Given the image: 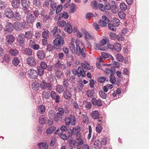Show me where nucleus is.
I'll list each match as a JSON object with an SVG mask.
<instances>
[{
	"label": "nucleus",
	"instance_id": "obj_1",
	"mask_svg": "<svg viewBox=\"0 0 149 149\" xmlns=\"http://www.w3.org/2000/svg\"><path fill=\"white\" fill-rule=\"evenodd\" d=\"M108 27L111 30L115 31L116 30V27L119 25L120 21L116 18H114L111 21H109Z\"/></svg>",
	"mask_w": 149,
	"mask_h": 149
},
{
	"label": "nucleus",
	"instance_id": "obj_2",
	"mask_svg": "<svg viewBox=\"0 0 149 149\" xmlns=\"http://www.w3.org/2000/svg\"><path fill=\"white\" fill-rule=\"evenodd\" d=\"M99 9L101 11L107 13V11L111 9V6L108 2H105L104 4L99 3L98 5Z\"/></svg>",
	"mask_w": 149,
	"mask_h": 149
},
{
	"label": "nucleus",
	"instance_id": "obj_3",
	"mask_svg": "<svg viewBox=\"0 0 149 149\" xmlns=\"http://www.w3.org/2000/svg\"><path fill=\"white\" fill-rule=\"evenodd\" d=\"M21 5L25 10L26 13H28L30 12L28 9L30 5V2L29 0H21Z\"/></svg>",
	"mask_w": 149,
	"mask_h": 149
},
{
	"label": "nucleus",
	"instance_id": "obj_4",
	"mask_svg": "<svg viewBox=\"0 0 149 149\" xmlns=\"http://www.w3.org/2000/svg\"><path fill=\"white\" fill-rule=\"evenodd\" d=\"M80 130V127L79 126H78L77 128L74 127L72 129H69V130H68V133L69 135L68 137H72L73 134L78 135L77 134L79 133V131Z\"/></svg>",
	"mask_w": 149,
	"mask_h": 149
},
{
	"label": "nucleus",
	"instance_id": "obj_5",
	"mask_svg": "<svg viewBox=\"0 0 149 149\" xmlns=\"http://www.w3.org/2000/svg\"><path fill=\"white\" fill-rule=\"evenodd\" d=\"M64 40L61 36H59L56 37V39L53 41V44L55 46H62L63 44Z\"/></svg>",
	"mask_w": 149,
	"mask_h": 149
},
{
	"label": "nucleus",
	"instance_id": "obj_6",
	"mask_svg": "<svg viewBox=\"0 0 149 149\" xmlns=\"http://www.w3.org/2000/svg\"><path fill=\"white\" fill-rule=\"evenodd\" d=\"M102 19H100L98 21V23L102 27H104L109 24V20L105 16H102Z\"/></svg>",
	"mask_w": 149,
	"mask_h": 149
},
{
	"label": "nucleus",
	"instance_id": "obj_7",
	"mask_svg": "<svg viewBox=\"0 0 149 149\" xmlns=\"http://www.w3.org/2000/svg\"><path fill=\"white\" fill-rule=\"evenodd\" d=\"M25 36L24 34H19L17 38V42L20 46H23L25 42V40L24 39Z\"/></svg>",
	"mask_w": 149,
	"mask_h": 149
},
{
	"label": "nucleus",
	"instance_id": "obj_8",
	"mask_svg": "<svg viewBox=\"0 0 149 149\" xmlns=\"http://www.w3.org/2000/svg\"><path fill=\"white\" fill-rule=\"evenodd\" d=\"M4 14L6 17L11 18L14 16V13L10 9L6 8L4 11Z\"/></svg>",
	"mask_w": 149,
	"mask_h": 149
},
{
	"label": "nucleus",
	"instance_id": "obj_9",
	"mask_svg": "<svg viewBox=\"0 0 149 149\" xmlns=\"http://www.w3.org/2000/svg\"><path fill=\"white\" fill-rule=\"evenodd\" d=\"M28 74L29 76L32 79H34L36 78L38 75V73L36 70L33 69H31L28 71Z\"/></svg>",
	"mask_w": 149,
	"mask_h": 149
},
{
	"label": "nucleus",
	"instance_id": "obj_10",
	"mask_svg": "<svg viewBox=\"0 0 149 149\" xmlns=\"http://www.w3.org/2000/svg\"><path fill=\"white\" fill-rule=\"evenodd\" d=\"M91 102L93 105L95 106L100 107L102 105L101 101L99 99L97 100L95 97L92 99L91 100Z\"/></svg>",
	"mask_w": 149,
	"mask_h": 149
},
{
	"label": "nucleus",
	"instance_id": "obj_11",
	"mask_svg": "<svg viewBox=\"0 0 149 149\" xmlns=\"http://www.w3.org/2000/svg\"><path fill=\"white\" fill-rule=\"evenodd\" d=\"M50 96L52 99L55 100V102L56 103H58L60 101L59 96L56 94V93L54 91H52L50 94Z\"/></svg>",
	"mask_w": 149,
	"mask_h": 149
},
{
	"label": "nucleus",
	"instance_id": "obj_12",
	"mask_svg": "<svg viewBox=\"0 0 149 149\" xmlns=\"http://www.w3.org/2000/svg\"><path fill=\"white\" fill-rule=\"evenodd\" d=\"M27 22L30 23H32L35 21V18L33 14L28 13L26 16Z\"/></svg>",
	"mask_w": 149,
	"mask_h": 149
},
{
	"label": "nucleus",
	"instance_id": "obj_13",
	"mask_svg": "<svg viewBox=\"0 0 149 149\" xmlns=\"http://www.w3.org/2000/svg\"><path fill=\"white\" fill-rule=\"evenodd\" d=\"M72 93L67 89H65L63 93V96L66 100H70L72 97Z\"/></svg>",
	"mask_w": 149,
	"mask_h": 149
},
{
	"label": "nucleus",
	"instance_id": "obj_14",
	"mask_svg": "<svg viewBox=\"0 0 149 149\" xmlns=\"http://www.w3.org/2000/svg\"><path fill=\"white\" fill-rule=\"evenodd\" d=\"M26 63L31 66H34L36 64L35 60L32 57L29 56L26 59Z\"/></svg>",
	"mask_w": 149,
	"mask_h": 149
},
{
	"label": "nucleus",
	"instance_id": "obj_15",
	"mask_svg": "<svg viewBox=\"0 0 149 149\" xmlns=\"http://www.w3.org/2000/svg\"><path fill=\"white\" fill-rule=\"evenodd\" d=\"M61 30L59 29H58L57 26H55L52 31V33L54 37H56L59 36H61L60 34Z\"/></svg>",
	"mask_w": 149,
	"mask_h": 149
},
{
	"label": "nucleus",
	"instance_id": "obj_16",
	"mask_svg": "<svg viewBox=\"0 0 149 149\" xmlns=\"http://www.w3.org/2000/svg\"><path fill=\"white\" fill-rule=\"evenodd\" d=\"M23 25L18 22H16L14 24V29L17 31H20L22 30Z\"/></svg>",
	"mask_w": 149,
	"mask_h": 149
},
{
	"label": "nucleus",
	"instance_id": "obj_17",
	"mask_svg": "<svg viewBox=\"0 0 149 149\" xmlns=\"http://www.w3.org/2000/svg\"><path fill=\"white\" fill-rule=\"evenodd\" d=\"M112 5L111 6V11L114 14L117 13L118 12V8L117 7L115 2L114 1H111Z\"/></svg>",
	"mask_w": 149,
	"mask_h": 149
},
{
	"label": "nucleus",
	"instance_id": "obj_18",
	"mask_svg": "<svg viewBox=\"0 0 149 149\" xmlns=\"http://www.w3.org/2000/svg\"><path fill=\"white\" fill-rule=\"evenodd\" d=\"M86 53L85 47H84L80 51L76 53L77 56H80L81 55L82 57L85 58L86 56Z\"/></svg>",
	"mask_w": 149,
	"mask_h": 149
},
{
	"label": "nucleus",
	"instance_id": "obj_19",
	"mask_svg": "<svg viewBox=\"0 0 149 149\" xmlns=\"http://www.w3.org/2000/svg\"><path fill=\"white\" fill-rule=\"evenodd\" d=\"M14 25L10 23L7 22L6 25V29L8 32H12L13 30Z\"/></svg>",
	"mask_w": 149,
	"mask_h": 149
},
{
	"label": "nucleus",
	"instance_id": "obj_20",
	"mask_svg": "<svg viewBox=\"0 0 149 149\" xmlns=\"http://www.w3.org/2000/svg\"><path fill=\"white\" fill-rule=\"evenodd\" d=\"M91 116L93 119H99L100 114L97 111H93L91 113Z\"/></svg>",
	"mask_w": 149,
	"mask_h": 149
},
{
	"label": "nucleus",
	"instance_id": "obj_21",
	"mask_svg": "<svg viewBox=\"0 0 149 149\" xmlns=\"http://www.w3.org/2000/svg\"><path fill=\"white\" fill-rule=\"evenodd\" d=\"M38 58L40 59H43L45 57V55L44 52L42 50L38 51L37 53Z\"/></svg>",
	"mask_w": 149,
	"mask_h": 149
},
{
	"label": "nucleus",
	"instance_id": "obj_22",
	"mask_svg": "<svg viewBox=\"0 0 149 149\" xmlns=\"http://www.w3.org/2000/svg\"><path fill=\"white\" fill-rule=\"evenodd\" d=\"M15 39L13 35H10L6 36V40L8 43L11 44L14 41Z\"/></svg>",
	"mask_w": 149,
	"mask_h": 149
},
{
	"label": "nucleus",
	"instance_id": "obj_23",
	"mask_svg": "<svg viewBox=\"0 0 149 149\" xmlns=\"http://www.w3.org/2000/svg\"><path fill=\"white\" fill-rule=\"evenodd\" d=\"M107 138L103 136L100 138L99 139L97 140L98 142H100L102 146L104 145L107 143Z\"/></svg>",
	"mask_w": 149,
	"mask_h": 149
},
{
	"label": "nucleus",
	"instance_id": "obj_24",
	"mask_svg": "<svg viewBox=\"0 0 149 149\" xmlns=\"http://www.w3.org/2000/svg\"><path fill=\"white\" fill-rule=\"evenodd\" d=\"M10 60V56L9 54H5L3 58V61H1V63H3L4 62L6 63H8Z\"/></svg>",
	"mask_w": 149,
	"mask_h": 149
},
{
	"label": "nucleus",
	"instance_id": "obj_25",
	"mask_svg": "<svg viewBox=\"0 0 149 149\" xmlns=\"http://www.w3.org/2000/svg\"><path fill=\"white\" fill-rule=\"evenodd\" d=\"M113 49L117 52L120 51L121 48L120 44L118 43H115L113 45Z\"/></svg>",
	"mask_w": 149,
	"mask_h": 149
},
{
	"label": "nucleus",
	"instance_id": "obj_26",
	"mask_svg": "<svg viewBox=\"0 0 149 149\" xmlns=\"http://www.w3.org/2000/svg\"><path fill=\"white\" fill-rule=\"evenodd\" d=\"M46 118L43 116H41L39 118V122L41 125L45 124L46 121Z\"/></svg>",
	"mask_w": 149,
	"mask_h": 149
},
{
	"label": "nucleus",
	"instance_id": "obj_27",
	"mask_svg": "<svg viewBox=\"0 0 149 149\" xmlns=\"http://www.w3.org/2000/svg\"><path fill=\"white\" fill-rule=\"evenodd\" d=\"M69 6L71 7V8L70 10V12L72 13H74L77 9L76 8V5L73 3L70 4Z\"/></svg>",
	"mask_w": 149,
	"mask_h": 149
},
{
	"label": "nucleus",
	"instance_id": "obj_28",
	"mask_svg": "<svg viewBox=\"0 0 149 149\" xmlns=\"http://www.w3.org/2000/svg\"><path fill=\"white\" fill-rule=\"evenodd\" d=\"M20 63V60L17 57H14L12 60V64L15 66H17Z\"/></svg>",
	"mask_w": 149,
	"mask_h": 149
},
{
	"label": "nucleus",
	"instance_id": "obj_29",
	"mask_svg": "<svg viewBox=\"0 0 149 149\" xmlns=\"http://www.w3.org/2000/svg\"><path fill=\"white\" fill-rule=\"evenodd\" d=\"M9 53L12 56H15L18 54L19 51L16 49H10L9 51Z\"/></svg>",
	"mask_w": 149,
	"mask_h": 149
},
{
	"label": "nucleus",
	"instance_id": "obj_30",
	"mask_svg": "<svg viewBox=\"0 0 149 149\" xmlns=\"http://www.w3.org/2000/svg\"><path fill=\"white\" fill-rule=\"evenodd\" d=\"M38 146L40 149H43V148L47 149L48 148V146L46 143H40L38 144Z\"/></svg>",
	"mask_w": 149,
	"mask_h": 149
},
{
	"label": "nucleus",
	"instance_id": "obj_31",
	"mask_svg": "<svg viewBox=\"0 0 149 149\" xmlns=\"http://www.w3.org/2000/svg\"><path fill=\"white\" fill-rule=\"evenodd\" d=\"M100 97L102 99H105L106 98L107 94L102 90H100L99 92Z\"/></svg>",
	"mask_w": 149,
	"mask_h": 149
},
{
	"label": "nucleus",
	"instance_id": "obj_32",
	"mask_svg": "<svg viewBox=\"0 0 149 149\" xmlns=\"http://www.w3.org/2000/svg\"><path fill=\"white\" fill-rule=\"evenodd\" d=\"M67 31L69 33H71L73 31L72 26L69 22H67L66 24Z\"/></svg>",
	"mask_w": 149,
	"mask_h": 149
},
{
	"label": "nucleus",
	"instance_id": "obj_33",
	"mask_svg": "<svg viewBox=\"0 0 149 149\" xmlns=\"http://www.w3.org/2000/svg\"><path fill=\"white\" fill-rule=\"evenodd\" d=\"M40 85L41 89H45L47 87V84L45 81L43 80L41 81Z\"/></svg>",
	"mask_w": 149,
	"mask_h": 149
},
{
	"label": "nucleus",
	"instance_id": "obj_34",
	"mask_svg": "<svg viewBox=\"0 0 149 149\" xmlns=\"http://www.w3.org/2000/svg\"><path fill=\"white\" fill-rule=\"evenodd\" d=\"M32 86L33 89L35 91H37L38 90L40 87L39 84L37 82L33 83Z\"/></svg>",
	"mask_w": 149,
	"mask_h": 149
},
{
	"label": "nucleus",
	"instance_id": "obj_35",
	"mask_svg": "<svg viewBox=\"0 0 149 149\" xmlns=\"http://www.w3.org/2000/svg\"><path fill=\"white\" fill-rule=\"evenodd\" d=\"M55 74L56 77L60 79L63 77L62 73L60 70H56Z\"/></svg>",
	"mask_w": 149,
	"mask_h": 149
},
{
	"label": "nucleus",
	"instance_id": "obj_36",
	"mask_svg": "<svg viewBox=\"0 0 149 149\" xmlns=\"http://www.w3.org/2000/svg\"><path fill=\"white\" fill-rule=\"evenodd\" d=\"M64 88L61 85H58L56 86V90L59 93H61L64 91Z\"/></svg>",
	"mask_w": 149,
	"mask_h": 149
},
{
	"label": "nucleus",
	"instance_id": "obj_37",
	"mask_svg": "<svg viewBox=\"0 0 149 149\" xmlns=\"http://www.w3.org/2000/svg\"><path fill=\"white\" fill-rule=\"evenodd\" d=\"M56 129V128L54 126H52L47 130V134H49L55 131Z\"/></svg>",
	"mask_w": 149,
	"mask_h": 149
},
{
	"label": "nucleus",
	"instance_id": "obj_38",
	"mask_svg": "<svg viewBox=\"0 0 149 149\" xmlns=\"http://www.w3.org/2000/svg\"><path fill=\"white\" fill-rule=\"evenodd\" d=\"M113 74L112 73L109 76V81L112 84H114L116 82V79L115 77L113 76Z\"/></svg>",
	"mask_w": 149,
	"mask_h": 149
},
{
	"label": "nucleus",
	"instance_id": "obj_39",
	"mask_svg": "<svg viewBox=\"0 0 149 149\" xmlns=\"http://www.w3.org/2000/svg\"><path fill=\"white\" fill-rule=\"evenodd\" d=\"M13 18L17 20H19L21 19V16L19 12H16L15 14H14V16Z\"/></svg>",
	"mask_w": 149,
	"mask_h": 149
},
{
	"label": "nucleus",
	"instance_id": "obj_40",
	"mask_svg": "<svg viewBox=\"0 0 149 149\" xmlns=\"http://www.w3.org/2000/svg\"><path fill=\"white\" fill-rule=\"evenodd\" d=\"M118 15L119 17L122 19H124L125 18L126 14L122 11L120 10L119 12Z\"/></svg>",
	"mask_w": 149,
	"mask_h": 149
},
{
	"label": "nucleus",
	"instance_id": "obj_41",
	"mask_svg": "<svg viewBox=\"0 0 149 149\" xmlns=\"http://www.w3.org/2000/svg\"><path fill=\"white\" fill-rule=\"evenodd\" d=\"M63 8V6L62 4H60L58 5L57 8H56V13L57 14H58V15H61V13H58L61 12V11Z\"/></svg>",
	"mask_w": 149,
	"mask_h": 149
},
{
	"label": "nucleus",
	"instance_id": "obj_42",
	"mask_svg": "<svg viewBox=\"0 0 149 149\" xmlns=\"http://www.w3.org/2000/svg\"><path fill=\"white\" fill-rule=\"evenodd\" d=\"M95 128L97 132L100 134L101 132L103 129V127L100 124H98L97 125Z\"/></svg>",
	"mask_w": 149,
	"mask_h": 149
},
{
	"label": "nucleus",
	"instance_id": "obj_43",
	"mask_svg": "<svg viewBox=\"0 0 149 149\" xmlns=\"http://www.w3.org/2000/svg\"><path fill=\"white\" fill-rule=\"evenodd\" d=\"M50 92L49 91L45 92L42 94V97L44 98L49 99L50 96Z\"/></svg>",
	"mask_w": 149,
	"mask_h": 149
},
{
	"label": "nucleus",
	"instance_id": "obj_44",
	"mask_svg": "<svg viewBox=\"0 0 149 149\" xmlns=\"http://www.w3.org/2000/svg\"><path fill=\"white\" fill-rule=\"evenodd\" d=\"M24 53L27 55L31 56L32 54V50L29 48L25 49L24 50Z\"/></svg>",
	"mask_w": 149,
	"mask_h": 149
},
{
	"label": "nucleus",
	"instance_id": "obj_45",
	"mask_svg": "<svg viewBox=\"0 0 149 149\" xmlns=\"http://www.w3.org/2000/svg\"><path fill=\"white\" fill-rule=\"evenodd\" d=\"M37 70L38 72V74L40 76H42L44 72V70L42 69L40 66H38L37 68Z\"/></svg>",
	"mask_w": 149,
	"mask_h": 149
},
{
	"label": "nucleus",
	"instance_id": "obj_46",
	"mask_svg": "<svg viewBox=\"0 0 149 149\" xmlns=\"http://www.w3.org/2000/svg\"><path fill=\"white\" fill-rule=\"evenodd\" d=\"M93 92L92 91L88 90L86 94L87 95V96L90 98H91L94 94V89L93 90Z\"/></svg>",
	"mask_w": 149,
	"mask_h": 149
},
{
	"label": "nucleus",
	"instance_id": "obj_47",
	"mask_svg": "<svg viewBox=\"0 0 149 149\" xmlns=\"http://www.w3.org/2000/svg\"><path fill=\"white\" fill-rule=\"evenodd\" d=\"M117 60L118 61L120 62H122L123 61V58L122 56L120 54H117L116 55Z\"/></svg>",
	"mask_w": 149,
	"mask_h": 149
},
{
	"label": "nucleus",
	"instance_id": "obj_48",
	"mask_svg": "<svg viewBox=\"0 0 149 149\" xmlns=\"http://www.w3.org/2000/svg\"><path fill=\"white\" fill-rule=\"evenodd\" d=\"M59 136L63 139L64 140H66L69 137H68L65 134H63V132L60 133L59 134Z\"/></svg>",
	"mask_w": 149,
	"mask_h": 149
},
{
	"label": "nucleus",
	"instance_id": "obj_49",
	"mask_svg": "<svg viewBox=\"0 0 149 149\" xmlns=\"http://www.w3.org/2000/svg\"><path fill=\"white\" fill-rule=\"evenodd\" d=\"M120 9L123 11L127 9L126 5L124 3H121L120 5Z\"/></svg>",
	"mask_w": 149,
	"mask_h": 149
},
{
	"label": "nucleus",
	"instance_id": "obj_50",
	"mask_svg": "<svg viewBox=\"0 0 149 149\" xmlns=\"http://www.w3.org/2000/svg\"><path fill=\"white\" fill-rule=\"evenodd\" d=\"M68 79H65L63 82V85L66 89H67L69 84L68 83Z\"/></svg>",
	"mask_w": 149,
	"mask_h": 149
},
{
	"label": "nucleus",
	"instance_id": "obj_51",
	"mask_svg": "<svg viewBox=\"0 0 149 149\" xmlns=\"http://www.w3.org/2000/svg\"><path fill=\"white\" fill-rule=\"evenodd\" d=\"M40 67L44 70L46 69L47 67V65L46 63L44 61L40 63Z\"/></svg>",
	"mask_w": 149,
	"mask_h": 149
},
{
	"label": "nucleus",
	"instance_id": "obj_52",
	"mask_svg": "<svg viewBox=\"0 0 149 149\" xmlns=\"http://www.w3.org/2000/svg\"><path fill=\"white\" fill-rule=\"evenodd\" d=\"M75 143L76 142L74 140H70L69 142V146L70 147L72 148H73L74 147H75V148H76L75 146Z\"/></svg>",
	"mask_w": 149,
	"mask_h": 149
},
{
	"label": "nucleus",
	"instance_id": "obj_53",
	"mask_svg": "<svg viewBox=\"0 0 149 149\" xmlns=\"http://www.w3.org/2000/svg\"><path fill=\"white\" fill-rule=\"evenodd\" d=\"M71 119L70 117L69 118L67 117L65 118V125H70L71 123Z\"/></svg>",
	"mask_w": 149,
	"mask_h": 149
},
{
	"label": "nucleus",
	"instance_id": "obj_54",
	"mask_svg": "<svg viewBox=\"0 0 149 149\" xmlns=\"http://www.w3.org/2000/svg\"><path fill=\"white\" fill-rule=\"evenodd\" d=\"M110 38L113 39L115 40L117 37V35L114 33L111 32L109 34Z\"/></svg>",
	"mask_w": 149,
	"mask_h": 149
},
{
	"label": "nucleus",
	"instance_id": "obj_55",
	"mask_svg": "<svg viewBox=\"0 0 149 149\" xmlns=\"http://www.w3.org/2000/svg\"><path fill=\"white\" fill-rule=\"evenodd\" d=\"M25 37L28 39H30L32 36V33L31 32L28 31L25 33Z\"/></svg>",
	"mask_w": 149,
	"mask_h": 149
},
{
	"label": "nucleus",
	"instance_id": "obj_56",
	"mask_svg": "<svg viewBox=\"0 0 149 149\" xmlns=\"http://www.w3.org/2000/svg\"><path fill=\"white\" fill-rule=\"evenodd\" d=\"M49 33V31L47 30L44 31L42 33V37L45 39H47V37L48 36Z\"/></svg>",
	"mask_w": 149,
	"mask_h": 149
},
{
	"label": "nucleus",
	"instance_id": "obj_57",
	"mask_svg": "<svg viewBox=\"0 0 149 149\" xmlns=\"http://www.w3.org/2000/svg\"><path fill=\"white\" fill-rule=\"evenodd\" d=\"M39 109L40 110V113L41 114H43L45 111V106L44 105H40L39 106Z\"/></svg>",
	"mask_w": 149,
	"mask_h": 149
},
{
	"label": "nucleus",
	"instance_id": "obj_58",
	"mask_svg": "<svg viewBox=\"0 0 149 149\" xmlns=\"http://www.w3.org/2000/svg\"><path fill=\"white\" fill-rule=\"evenodd\" d=\"M26 72L21 71L20 72L19 77L21 79H24L26 77Z\"/></svg>",
	"mask_w": 149,
	"mask_h": 149
},
{
	"label": "nucleus",
	"instance_id": "obj_59",
	"mask_svg": "<svg viewBox=\"0 0 149 149\" xmlns=\"http://www.w3.org/2000/svg\"><path fill=\"white\" fill-rule=\"evenodd\" d=\"M56 115L55 112L54 111H52L49 112V116L51 118L53 119L55 117Z\"/></svg>",
	"mask_w": 149,
	"mask_h": 149
},
{
	"label": "nucleus",
	"instance_id": "obj_60",
	"mask_svg": "<svg viewBox=\"0 0 149 149\" xmlns=\"http://www.w3.org/2000/svg\"><path fill=\"white\" fill-rule=\"evenodd\" d=\"M110 54L105 52H102L101 54L102 57L104 58H107L109 57Z\"/></svg>",
	"mask_w": 149,
	"mask_h": 149
},
{
	"label": "nucleus",
	"instance_id": "obj_61",
	"mask_svg": "<svg viewBox=\"0 0 149 149\" xmlns=\"http://www.w3.org/2000/svg\"><path fill=\"white\" fill-rule=\"evenodd\" d=\"M116 39L119 41H123L124 40V38L122 36V35L121 34L117 35Z\"/></svg>",
	"mask_w": 149,
	"mask_h": 149
},
{
	"label": "nucleus",
	"instance_id": "obj_62",
	"mask_svg": "<svg viewBox=\"0 0 149 149\" xmlns=\"http://www.w3.org/2000/svg\"><path fill=\"white\" fill-rule=\"evenodd\" d=\"M60 130L61 132H63L64 131L67 132H68V130H69V129L67 130L66 127L64 125L61 126L60 128Z\"/></svg>",
	"mask_w": 149,
	"mask_h": 149
},
{
	"label": "nucleus",
	"instance_id": "obj_63",
	"mask_svg": "<svg viewBox=\"0 0 149 149\" xmlns=\"http://www.w3.org/2000/svg\"><path fill=\"white\" fill-rule=\"evenodd\" d=\"M94 15L93 13H87L86 15V18L87 19H89L90 18L94 17Z\"/></svg>",
	"mask_w": 149,
	"mask_h": 149
},
{
	"label": "nucleus",
	"instance_id": "obj_64",
	"mask_svg": "<svg viewBox=\"0 0 149 149\" xmlns=\"http://www.w3.org/2000/svg\"><path fill=\"white\" fill-rule=\"evenodd\" d=\"M66 24V22L64 20H62L58 23V25L60 26H64Z\"/></svg>",
	"mask_w": 149,
	"mask_h": 149
}]
</instances>
